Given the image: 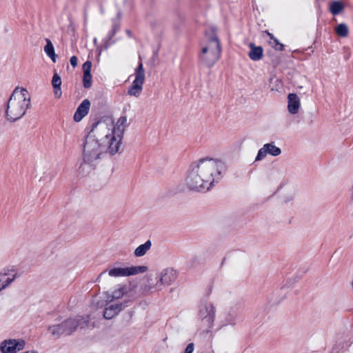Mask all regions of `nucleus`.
I'll list each match as a JSON object with an SVG mask.
<instances>
[{
    "label": "nucleus",
    "mask_w": 353,
    "mask_h": 353,
    "mask_svg": "<svg viewBox=\"0 0 353 353\" xmlns=\"http://www.w3.org/2000/svg\"><path fill=\"white\" fill-rule=\"evenodd\" d=\"M335 32L338 36L346 37L348 35L349 30L346 24L340 23L335 28Z\"/></svg>",
    "instance_id": "23"
},
{
    "label": "nucleus",
    "mask_w": 353,
    "mask_h": 353,
    "mask_svg": "<svg viewBox=\"0 0 353 353\" xmlns=\"http://www.w3.org/2000/svg\"><path fill=\"white\" fill-rule=\"evenodd\" d=\"M193 351H194V344L192 343H191L187 345L184 353H192Z\"/></svg>",
    "instance_id": "26"
},
{
    "label": "nucleus",
    "mask_w": 353,
    "mask_h": 353,
    "mask_svg": "<svg viewBox=\"0 0 353 353\" xmlns=\"http://www.w3.org/2000/svg\"><path fill=\"white\" fill-rule=\"evenodd\" d=\"M30 105V96L23 88H16L11 94L6 111V117L10 122L21 119Z\"/></svg>",
    "instance_id": "3"
},
{
    "label": "nucleus",
    "mask_w": 353,
    "mask_h": 353,
    "mask_svg": "<svg viewBox=\"0 0 353 353\" xmlns=\"http://www.w3.org/2000/svg\"><path fill=\"white\" fill-rule=\"evenodd\" d=\"M281 152V149L276 147L274 143H266L259 150L255 161L263 159L268 154L272 156H278Z\"/></svg>",
    "instance_id": "10"
},
{
    "label": "nucleus",
    "mask_w": 353,
    "mask_h": 353,
    "mask_svg": "<svg viewBox=\"0 0 353 353\" xmlns=\"http://www.w3.org/2000/svg\"><path fill=\"white\" fill-rule=\"evenodd\" d=\"M90 106V101L88 99L83 100L74 113V121L77 122L80 121L88 113Z\"/></svg>",
    "instance_id": "13"
},
{
    "label": "nucleus",
    "mask_w": 353,
    "mask_h": 353,
    "mask_svg": "<svg viewBox=\"0 0 353 353\" xmlns=\"http://www.w3.org/2000/svg\"><path fill=\"white\" fill-rule=\"evenodd\" d=\"M26 341L23 339H8L1 342L0 350L3 353H17L23 350Z\"/></svg>",
    "instance_id": "8"
},
{
    "label": "nucleus",
    "mask_w": 353,
    "mask_h": 353,
    "mask_svg": "<svg viewBox=\"0 0 353 353\" xmlns=\"http://www.w3.org/2000/svg\"><path fill=\"white\" fill-rule=\"evenodd\" d=\"M176 278V273L175 270L172 268L165 269L161 272L160 278L154 287L161 289L163 285H170L175 281Z\"/></svg>",
    "instance_id": "9"
},
{
    "label": "nucleus",
    "mask_w": 353,
    "mask_h": 353,
    "mask_svg": "<svg viewBox=\"0 0 353 353\" xmlns=\"http://www.w3.org/2000/svg\"><path fill=\"white\" fill-rule=\"evenodd\" d=\"M61 79L57 73H54L52 77V85L54 88L53 92L56 98L59 99L62 95V91L61 88Z\"/></svg>",
    "instance_id": "17"
},
{
    "label": "nucleus",
    "mask_w": 353,
    "mask_h": 353,
    "mask_svg": "<svg viewBox=\"0 0 353 353\" xmlns=\"http://www.w3.org/2000/svg\"><path fill=\"white\" fill-rule=\"evenodd\" d=\"M46 45L44 46V52L55 63L57 61V55L55 54L54 48L52 43L49 39H46Z\"/></svg>",
    "instance_id": "21"
},
{
    "label": "nucleus",
    "mask_w": 353,
    "mask_h": 353,
    "mask_svg": "<svg viewBox=\"0 0 353 353\" xmlns=\"http://www.w3.org/2000/svg\"><path fill=\"white\" fill-rule=\"evenodd\" d=\"M70 64L74 68L77 65V58L76 56H72L70 58Z\"/></svg>",
    "instance_id": "27"
},
{
    "label": "nucleus",
    "mask_w": 353,
    "mask_h": 353,
    "mask_svg": "<svg viewBox=\"0 0 353 353\" xmlns=\"http://www.w3.org/2000/svg\"><path fill=\"white\" fill-rule=\"evenodd\" d=\"M152 243L150 240L147 241L145 243L138 246L134 250V255L137 257L144 256L146 252L150 249Z\"/></svg>",
    "instance_id": "22"
},
{
    "label": "nucleus",
    "mask_w": 353,
    "mask_h": 353,
    "mask_svg": "<svg viewBox=\"0 0 353 353\" xmlns=\"http://www.w3.org/2000/svg\"><path fill=\"white\" fill-rule=\"evenodd\" d=\"M125 293V286H120L119 288L114 290L111 294H107V301L112 302L114 300L119 299L123 296Z\"/></svg>",
    "instance_id": "20"
},
{
    "label": "nucleus",
    "mask_w": 353,
    "mask_h": 353,
    "mask_svg": "<svg viewBox=\"0 0 353 353\" xmlns=\"http://www.w3.org/2000/svg\"><path fill=\"white\" fill-rule=\"evenodd\" d=\"M250 51L249 57L253 61H259L263 57V48L260 46L256 47L254 43L250 44Z\"/></svg>",
    "instance_id": "18"
},
{
    "label": "nucleus",
    "mask_w": 353,
    "mask_h": 353,
    "mask_svg": "<svg viewBox=\"0 0 353 353\" xmlns=\"http://www.w3.org/2000/svg\"><path fill=\"white\" fill-rule=\"evenodd\" d=\"M288 110L290 113L296 114L300 108V100L298 96L294 93H290L288 96Z\"/></svg>",
    "instance_id": "14"
},
{
    "label": "nucleus",
    "mask_w": 353,
    "mask_h": 353,
    "mask_svg": "<svg viewBox=\"0 0 353 353\" xmlns=\"http://www.w3.org/2000/svg\"><path fill=\"white\" fill-rule=\"evenodd\" d=\"M9 275V271L0 272V292L8 288L17 277L16 273L12 274V276H8Z\"/></svg>",
    "instance_id": "16"
},
{
    "label": "nucleus",
    "mask_w": 353,
    "mask_h": 353,
    "mask_svg": "<svg viewBox=\"0 0 353 353\" xmlns=\"http://www.w3.org/2000/svg\"><path fill=\"white\" fill-rule=\"evenodd\" d=\"M273 41L274 43V48H276L277 50H283V47H284L283 45L280 43L279 42V41L277 40V39L274 38Z\"/></svg>",
    "instance_id": "25"
},
{
    "label": "nucleus",
    "mask_w": 353,
    "mask_h": 353,
    "mask_svg": "<svg viewBox=\"0 0 353 353\" xmlns=\"http://www.w3.org/2000/svg\"><path fill=\"white\" fill-rule=\"evenodd\" d=\"M128 125L127 117L121 116L116 121L108 119L93 125L83 143L82 161L77 168L79 176L93 174L106 153L114 155L120 152Z\"/></svg>",
    "instance_id": "1"
},
{
    "label": "nucleus",
    "mask_w": 353,
    "mask_h": 353,
    "mask_svg": "<svg viewBox=\"0 0 353 353\" xmlns=\"http://www.w3.org/2000/svg\"><path fill=\"white\" fill-rule=\"evenodd\" d=\"M275 81H276V83H280V81H279L278 79H276L275 80Z\"/></svg>",
    "instance_id": "30"
},
{
    "label": "nucleus",
    "mask_w": 353,
    "mask_h": 353,
    "mask_svg": "<svg viewBox=\"0 0 353 353\" xmlns=\"http://www.w3.org/2000/svg\"><path fill=\"white\" fill-rule=\"evenodd\" d=\"M343 10L342 3L339 1H334L330 4V12L332 14L336 15L340 13Z\"/></svg>",
    "instance_id": "24"
},
{
    "label": "nucleus",
    "mask_w": 353,
    "mask_h": 353,
    "mask_svg": "<svg viewBox=\"0 0 353 353\" xmlns=\"http://www.w3.org/2000/svg\"><path fill=\"white\" fill-rule=\"evenodd\" d=\"M222 161L213 159H203L191 165L185 179L187 188L193 191L208 190L214 181V177L221 173Z\"/></svg>",
    "instance_id": "2"
},
{
    "label": "nucleus",
    "mask_w": 353,
    "mask_h": 353,
    "mask_svg": "<svg viewBox=\"0 0 353 353\" xmlns=\"http://www.w3.org/2000/svg\"><path fill=\"white\" fill-rule=\"evenodd\" d=\"M74 323L72 321H64L61 324L59 325H52L51 327H49V331L52 334V335L59 337L62 334H71V330L70 328L65 327L64 328L63 326H68L69 324Z\"/></svg>",
    "instance_id": "11"
},
{
    "label": "nucleus",
    "mask_w": 353,
    "mask_h": 353,
    "mask_svg": "<svg viewBox=\"0 0 353 353\" xmlns=\"http://www.w3.org/2000/svg\"><path fill=\"white\" fill-rule=\"evenodd\" d=\"M124 307L125 305L122 303L108 305L104 310L103 316L107 319H111L117 316Z\"/></svg>",
    "instance_id": "12"
},
{
    "label": "nucleus",
    "mask_w": 353,
    "mask_h": 353,
    "mask_svg": "<svg viewBox=\"0 0 353 353\" xmlns=\"http://www.w3.org/2000/svg\"><path fill=\"white\" fill-rule=\"evenodd\" d=\"M151 288H152V286L149 283V285H148V288H150V289Z\"/></svg>",
    "instance_id": "31"
},
{
    "label": "nucleus",
    "mask_w": 353,
    "mask_h": 353,
    "mask_svg": "<svg viewBox=\"0 0 353 353\" xmlns=\"http://www.w3.org/2000/svg\"><path fill=\"white\" fill-rule=\"evenodd\" d=\"M148 270V267L145 265H137L130 267H115L107 270L108 274L111 277L119 276H129L136 275L139 273L145 272ZM106 271L102 272L101 275L104 274Z\"/></svg>",
    "instance_id": "6"
},
{
    "label": "nucleus",
    "mask_w": 353,
    "mask_h": 353,
    "mask_svg": "<svg viewBox=\"0 0 353 353\" xmlns=\"http://www.w3.org/2000/svg\"><path fill=\"white\" fill-rule=\"evenodd\" d=\"M65 321H72L74 323L72 324H69L68 326H66V327L72 329L71 333L74 332L79 326H80L81 327H85L88 325L87 321L84 320L81 317H78L77 319H70L66 320ZM63 327L65 328V326H63Z\"/></svg>",
    "instance_id": "19"
},
{
    "label": "nucleus",
    "mask_w": 353,
    "mask_h": 353,
    "mask_svg": "<svg viewBox=\"0 0 353 353\" xmlns=\"http://www.w3.org/2000/svg\"><path fill=\"white\" fill-rule=\"evenodd\" d=\"M135 78L128 90V94L134 97H139L143 90V85L145 82V71L141 62H139L135 70Z\"/></svg>",
    "instance_id": "5"
},
{
    "label": "nucleus",
    "mask_w": 353,
    "mask_h": 353,
    "mask_svg": "<svg viewBox=\"0 0 353 353\" xmlns=\"http://www.w3.org/2000/svg\"><path fill=\"white\" fill-rule=\"evenodd\" d=\"M91 67L92 63L90 61H85L83 65L82 69L83 72V86L85 88H89L92 85V76H91Z\"/></svg>",
    "instance_id": "15"
},
{
    "label": "nucleus",
    "mask_w": 353,
    "mask_h": 353,
    "mask_svg": "<svg viewBox=\"0 0 353 353\" xmlns=\"http://www.w3.org/2000/svg\"><path fill=\"white\" fill-rule=\"evenodd\" d=\"M199 316L209 328L212 327L214 320V308L210 303H203L199 305Z\"/></svg>",
    "instance_id": "7"
},
{
    "label": "nucleus",
    "mask_w": 353,
    "mask_h": 353,
    "mask_svg": "<svg viewBox=\"0 0 353 353\" xmlns=\"http://www.w3.org/2000/svg\"><path fill=\"white\" fill-rule=\"evenodd\" d=\"M199 58L202 63L212 67L219 60L221 52L220 41L212 29L210 33L206 34L205 40L201 46Z\"/></svg>",
    "instance_id": "4"
},
{
    "label": "nucleus",
    "mask_w": 353,
    "mask_h": 353,
    "mask_svg": "<svg viewBox=\"0 0 353 353\" xmlns=\"http://www.w3.org/2000/svg\"><path fill=\"white\" fill-rule=\"evenodd\" d=\"M147 279H148V282L150 283V281L152 280V276L151 275H148L147 276Z\"/></svg>",
    "instance_id": "29"
},
{
    "label": "nucleus",
    "mask_w": 353,
    "mask_h": 353,
    "mask_svg": "<svg viewBox=\"0 0 353 353\" xmlns=\"http://www.w3.org/2000/svg\"><path fill=\"white\" fill-rule=\"evenodd\" d=\"M266 33H267V34L269 36V37L270 38V39L273 40V39H274V38H275V37H274V35H273L272 34L270 33L269 32H266Z\"/></svg>",
    "instance_id": "28"
}]
</instances>
